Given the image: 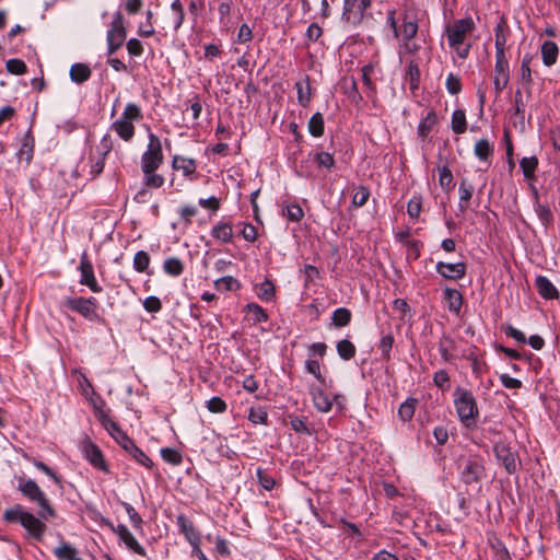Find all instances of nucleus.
<instances>
[{
    "label": "nucleus",
    "mask_w": 560,
    "mask_h": 560,
    "mask_svg": "<svg viewBox=\"0 0 560 560\" xmlns=\"http://www.w3.org/2000/svg\"><path fill=\"white\" fill-rule=\"evenodd\" d=\"M475 28L476 24L471 16L455 20L445 27L448 46L462 59H466L469 55L470 44H466V40Z\"/></svg>",
    "instance_id": "nucleus-1"
},
{
    "label": "nucleus",
    "mask_w": 560,
    "mask_h": 560,
    "mask_svg": "<svg viewBox=\"0 0 560 560\" xmlns=\"http://www.w3.org/2000/svg\"><path fill=\"white\" fill-rule=\"evenodd\" d=\"M457 470L459 480L472 489L480 490V483L486 478L485 459L478 454L463 455L458 458Z\"/></svg>",
    "instance_id": "nucleus-2"
},
{
    "label": "nucleus",
    "mask_w": 560,
    "mask_h": 560,
    "mask_svg": "<svg viewBox=\"0 0 560 560\" xmlns=\"http://www.w3.org/2000/svg\"><path fill=\"white\" fill-rule=\"evenodd\" d=\"M7 522H19L27 533L37 540H40L46 532L44 520L39 516L36 517L30 512H26L22 505L7 510L3 514Z\"/></svg>",
    "instance_id": "nucleus-3"
},
{
    "label": "nucleus",
    "mask_w": 560,
    "mask_h": 560,
    "mask_svg": "<svg viewBox=\"0 0 560 560\" xmlns=\"http://www.w3.org/2000/svg\"><path fill=\"white\" fill-rule=\"evenodd\" d=\"M454 405L460 422L469 428L479 415L477 401L471 392L457 387L454 392Z\"/></svg>",
    "instance_id": "nucleus-4"
},
{
    "label": "nucleus",
    "mask_w": 560,
    "mask_h": 560,
    "mask_svg": "<svg viewBox=\"0 0 560 560\" xmlns=\"http://www.w3.org/2000/svg\"><path fill=\"white\" fill-rule=\"evenodd\" d=\"M105 429L110 435L141 465L147 468H151L153 462L150 457L144 454L133 442L130 440L125 432L109 418L103 420Z\"/></svg>",
    "instance_id": "nucleus-5"
},
{
    "label": "nucleus",
    "mask_w": 560,
    "mask_h": 560,
    "mask_svg": "<svg viewBox=\"0 0 560 560\" xmlns=\"http://www.w3.org/2000/svg\"><path fill=\"white\" fill-rule=\"evenodd\" d=\"M143 118L142 110L139 105L128 103L119 119L112 124V129L124 140L130 141L135 136V121Z\"/></svg>",
    "instance_id": "nucleus-6"
},
{
    "label": "nucleus",
    "mask_w": 560,
    "mask_h": 560,
    "mask_svg": "<svg viewBox=\"0 0 560 560\" xmlns=\"http://www.w3.org/2000/svg\"><path fill=\"white\" fill-rule=\"evenodd\" d=\"M19 489L26 498L37 503V505L40 508L38 515L43 520L48 521L49 518L56 516L55 509L50 505L45 493L40 490L34 480L28 479L24 482H21Z\"/></svg>",
    "instance_id": "nucleus-7"
},
{
    "label": "nucleus",
    "mask_w": 560,
    "mask_h": 560,
    "mask_svg": "<svg viewBox=\"0 0 560 560\" xmlns=\"http://www.w3.org/2000/svg\"><path fill=\"white\" fill-rule=\"evenodd\" d=\"M371 5L372 0H343L341 22L350 27L360 25Z\"/></svg>",
    "instance_id": "nucleus-8"
},
{
    "label": "nucleus",
    "mask_w": 560,
    "mask_h": 560,
    "mask_svg": "<svg viewBox=\"0 0 560 560\" xmlns=\"http://www.w3.org/2000/svg\"><path fill=\"white\" fill-rule=\"evenodd\" d=\"M163 163V152L160 138L154 133H149V143L145 152L141 156V168L143 173L156 171Z\"/></svg>",
    "instance_id": "nucleus-9"
},
{
    "label": "nucleus",
    "mask_w": 560,
    "mask_h": 560,
    "mask_svg": "<svg viewBox=\"0 0 560 560\" xmlns=\"http://www.w3.org/2000/svg\"><path fill=\"white\" fill-rule=\"evenodd\" d=\"M127 36L124 18L120 11L114 14L110 27L107 32L108 55H113L121 47Z\"/></svg>",
    "instance_id": "nucleus-10"
},
{
    "label": "nucleus",
    "mask_w": 560,
    "mask_h": 560,
    "mask_svg": "<svg viewBox=\"0 0 560 560\" xmlns=\"http://www.w3.org/2000/svg\"><path fill=\"white\" fill-rule=\"evenodd\" d=\"M65 306L69 310L79 313L89 320H95L97 315V301L94 298H68L63 302Z\"/></svg>",
    "instance_id": "nucleus-11"
},
{
    "label": "nucleus",
    "mask_w": 560,
    "mask_h": 560,
    "mask_svg": "<svg viewBox=\"0 0 560 560\" xmlns=\"http://www.w3.org/2000/svg\"><path fill=\"white\" fill-rule=\"evenodd\" d=\"M79 270L81 273L80 283L86 285L92 292L98 293L102 291L101 285L97 283L94 276L92 261L89 259L88 253L83 252L80 258Z\"/></svg>",
    "instance_id": "nucleus-12"
},
{
    "label": "nucleus",
    "mask_w": 560,
    "mask_h": 560,
    "mask_svg": "<svg viewBox=\"0 0 560 560\" xmlns=\"http://www.w3.org/2000/svg\"><path fill=\"white\" fill-rule=\"evenodd\" d=\"M310 395L316 410L325 413L331 410L334 401L339 404L341 398L340 395H335L334 399H331L327 393L316 385L310 387Z\"/></svg>",
    "instance_id": "nucleus-13"
},
{
    "label": "nucleus",
    "mask_w": 560,
    "mask_h": 560,
    "mask_svg": "<svg viewBox=\"0 0 560 560\" xmlns=\"http://www.w3.org/2000/svg\"><path fill=\"white\" fill-rule=\"evenodd\" d=\"M494 454L498 460L504 466L509 474H514L517 470V455L504 443H497L494 445Z\"/></svg>",
    "instance_id": "nucleus-14"
},
{
    "label": "nucleus",
    "mask_w": 560,
    "mask_h": 560,
    "mask_svg": "<svg viewBox=\"0 0 560 560\" xmlns=\"http://www.w3.org/2000/svg\"><path fill=\"white\" fill-rule=\"evenodd\" d=\"M509 80L510 69L506 57H495L493 83L497 95H499L506 88Z\"/></svg>",
    "instance_id": "nucleus-15"
},
{
    "label": "nucleus",
    "mask_w": 560,
    "mask_h": 560,
    "mask_svg": "<svg viewBox=\"0 0 560 560\" xmlns=\"http://www.w3.org/2000/svg\"><path fill=\"white\" fill-rule=\"evenodd\" d=\"M436 271L445 279L459 280L464 278L466 273V265L464 262H443L436 264Z\"/></svg>",
    "instance_id": "nucleus-16"
},
{
    "label": "nucleus",
    "mask_w": 560,
    "mask_h": 560,
    "mask_svg": "<svg viewBox=\"0 0 560 560\" xmlns=\"http://www.w3.org/2000/svg\"><path fill=\"white\" fill-rule=\"evenodd\" d=\"M535 288L539 295L545 300L559 299V291L555 284L545 276H537L535 279Z\"/></svg>",
    "instance_id": "nucleus-17"
},
{
    "label": "nucleus",
    "mask_w": 560,
    "mask_h": 560,
    "mask_svg": "<svg viewBox=\"0 0 560 560\" xmlns=\"http://www.w3.org/2000/svg\"><path fill=\"white\" fill-rule=\"evenodd\" d=\"M84 457L95 467L103 471H107V465L103 458L101 450L92 442L83 445Z\"/></svg>",
    "instance_id": "nucleus-18"
},
{
    "label": "nucleus",
    "mask_w": 560,
    "mask_h": 560,
    "mask_svg": "<svg viewBox=\"0 0 560 560\" xmlns=\"http://www.w3.org/2000/svg\"><path fill=\"white\" fill-rule=\"evenodd\" d=\"M116 533L119 538L126 544V546L131 549L135 553L139 556H145L144 548L138 542L135 536L130 533V530L125 525H118L116 528Z\"/></svg>",
    "instance_id": "nucleus-19"
},
{
    "label": "nucleus",
    "mask_w": 560,
    "mask_h": 560,
    "mask_svg": "<svg viewBox=\"0 0 560 560\" xmlns=\"http://www.w3.org/2000/svg\"><path fill=\"white\" fill-rule=\"evenodd\" d=\"M34 147L35 139L33 135L30 131H27L22 138L21 147L16 153L18 159L20 161H24L26 165H28L34 155Z\"/></svg>",
    "instance_id": "nucleus-20"
},
{
    "label": "nucleus",
    "mask_w": 560,
    "mask_h": 560,
    "mask_svg": "<svg viewBox=\"0 0 560 560\" xmlns=\"http://www.w3.org/2000/svg\"><path fill=\"white\" fill-rule=\"evenodd\" d=\"M542 62L546 67L553 66L559 56V47L552 40H545L540 47Z\"/></svg>",
    "instance_id": "nucleus-21"
},
{
    "label": "nucleus",
    "mask_w": 560,
    "mask_h": 560,
    "mask_svg": "<svg viewBox=\"0 0 560 560\" xmlns=\"http://www.w3.org/2000/svg\"><path fill=\"white\" fill-rule=\"evenodd\" d=\"M475 187L468 182L467 178H463L459 183L458 192H459V202L458 208L460 211H465L469 207V201L474 195Z\"/></svg>",
    "instance_id": "nucleus-22"
},
{
    "label": "nucleus",
    "mask_w": 560,
    "mask_h": 560,
    "mask_svg": "<svg viewBox=\"0 0 560 560\" xmlns=\"http://www.w3.org/2000/svg\"><path fill=\"white\" fill-rule=\"evenodd\" d=\"M211 236L221 243H229L233 237V228L229 222H219L211 229Z\"/></svg>",
    "instance_id": "nucleus-23"
},
{
    "label": "nucleus",
    "mask_w": 560,
    "mask_h": 560,
    "mask_svg": "<svg viewBox=\"0 0 560 560\" xmlns=\"http://www.w3.org/2000/svg\"><path fill=\"white\" fill-rule=\"evenodd\" d=\"M418 32V24L415 21H405L401 30L399 31V37L405 40V48L408 51H412L416 49L415 45H410L409 42L412 39Z\"/></svg>",
    "instance_id": "nucleus-24"
},
{
    "label": "nucleus",
    "mask_w": 560,
    "mask_h": 560,
    "mask_svg": "<svg viewBox=\"0 0 560 560\" xmlns=\"http://www.w3.org/2000/svg\"><path fill=\"white\" fill-rule=\"evenodd\" d=\"M444 299L451 312L458 314L463 304V295L456 289L446 288L444 290Z\"/></svg>",
    "instance_id": "nucleus-25"
},
{
    "label": "nucleus",
    "mask_w": 560,
    "mask_h": 560,
    "mask_svg": "<svg viewBox=\"0 0 560 560\" xmlns=\"http://www.w3.org/2000/svg\"><path fill=\"white\" fill-rule=\"evenodd\" d=\"M107 152H108L107 150L106 151H97L96 154H93V152H91V154H90V175L92 178L98 176L103 172Z\"/></svg>",
    "instance_id": "nucleus-26"
},
{
    "label": "nucleus",
    "mask_w": 560,
    "mask_h": 560,
    "mask_svg": "<svg viewBox=\"0 0 560 560\" xmlns=\"http://www.w3.org/2000/svg\"><path fill=\"white\" fill-rule=\"evenodd\" d=\"M92 71L85 63H74L70 68V78L73 82L81 84L90 79Z\"/></svg>",
    "instance_id": "nucleus-27"
},
{
    "label": "nucleus",
    "mask_w": 560,
    "mask_h": 560,
    "mask_svg": "<svg viewBox=\"0 0 560 560\" xmlns=\"http://www.w3.org/2000/svg\"><path fill=\"white\" fill-rule=\"evenodd\" d=\"M173 168L182 171L185 176H189L196 172V163L192 159L176 155L173 159Z\"/></svg>",
    "instance_id": "nucleus-28"
},
{
    "label": "nucleus",
    "mask_w": 560,
    "mask_h": 560,
    "mask_svg": "<svg viewBox=\"0 0 560 560\" xmlns=\"http://www.w3.org/2000/svg\"><path fill=\"white\" fill-rule=\"evenodd\" d=\"M520 166L527 182L535 179V172L538 167V159L536 156L523 158L520 162Z\"/></svg>",
    "instance_id": "nucleus-29"
},
{
    "label": "nucleus",
    "mask_w": 560,
    "mask_h": 560,
    "mask_svg": "<svg viewBox=\"0 0 560 560\" xmlns=\"http://www.w3.org/2000/svg\"><path fill=\"white\" fill-rule=\"evenodd\" d=\"M454 348V340L450 336L443 335L439 341V351L444 361L447 362L452 360Z\"/></svg>",
    "instance_id": "nucleus-30"
},
{
    "label": "nucleus",
    "mask_w": 560,
    "mask_h": 560,
    "mask_svg": "<svg viewBox=\"0 0 560 560\" xmlns=\"http://www.w3.org/2000/svg\"><path fill=\"white\" fill-rule=\"evenodd\" d=\"M214 288L218 291H236L241 288L240 281L232 277V276H225L220 279H217L214 281Z\"/></svg>",
    "instance_id": "nucleus-31"
},
{
    "label": "nucleus",
    "mask_w": 560,
    "mask_h": 560,
    "mask_svg": "<svg viewBox=\"0 0 560 560\" xmlns=\"http://www.w3.org/2000/svg\"><path fill=\"white\" fill-rule=\"evenodd\" d=\"M474 153L479 160L487 161L493 154V147L487 139H480L475 144Z\"/></svg>",
    "instance_id": "nucleus-32"
},
{
    "label": "nucleus",
    "mask_w": 560,
    "mask_h": 560,
    "mask_svg": "<svg viewBox=\"0 0 560 560\" xmlns=\"http://www.w3.org/2000/svg\"><path fill=\"white\" fill-rule=\"evenodd\" d=\"M337 352L342 360H351L357 352L355 346L348 339H342L337 342Z\"/></svg>",
    "instance_id": "nucleus-33"
},
{
    "label": "nucleus",
    "mask_w": 560,
    "mask_h": 560,
    "mask_svg": "<svg viewBox=\"0 0 560 560\" xmlns=\"http://www.w3.org/2000/svg\"><path fill=\"white\" fill-rule=\"evenodd\" d=\"M417 399L415 398H408L405 402H402L400 406H399V409H398V417L402 420V421H409L412 419L413 415H415V411H416V406H417Z\"/></svg>",
    "instance_id": "nucleus-34"
},
{
    "label": "nucleus",
    "mask_w": 560,
    "mask_h": 560,
    "mask_svg": "<svg viewBox=\"0 0 560 560\" xmlns=\"http://www.w3.org/2000/svg\"><path fill=\"white\" fill-rule=\"evenodd\" d=\"M163 270L172 277H177L183 273L184 265L180 259L176 257H170L164 261Z\"/></svg>",
    "instance_id": "nucleus-35"
},
{
    "label": "nucleus",
    "mask_w": 560,
    "mask_h": 560,
    "mask_svg": "<svg viewBox=\"0 0 560 560\" xmlns=\"http://www.w3.org/2000/svg\"><path fill=\"white\" fill-rule=\"evenodd\" d=\"M466 115L462 109L454 110L452 115V130L457 133H464L466 131Z\"/></svg>",
    "instance_id": "nucleus-36"
},
{
    "label": "nucleus",
    "mask_w": 560,
    "mask_h": 560,
    "mask_svg": "<svg viewBox=\"0 0 560 560\" xmlns=\"http://www.w3.org/2000/svg\"><path fill=\"white\" fill-rule=\"evenodd\" d=\"M438 118L433 110L429 112L427 116L420 121L418 127V132L421 137H427L434 125L436 124Z\"/></svg>",
    "instance_id": "nucleus-37"
},
{
    "label": "nucleus",
    "mask_w": 560,
    "mask_h": 560,
    "mask_svg": "<svg viewBox=\"0 0 560 560\" xmlns=\"http://www.w3.org/2000/svg\"><path fill=\"white\" fill-rule=\"evenodd\" d=\"M331 319L336 327H345L351 320V312L346 307H339L332 313Z\"/></svg>",
    "instance_id": "nucleus-38"
},
{
    "label": "nucleus",
    "mask_w": 560,
    "mask_h": 560,
    "mask_svg": "<svg viewBox=\"0 0 560 560\" xmlns=\"http://www.w3.org/2000/svg\"><path fill=\"white\" fill-rule=\"evenodd\" d=\"M308 131L314 137H320L324 133V118L320 113L314 114L308 121Z\"/></svg>",
    "instance_id": "nucleus-39"
},
{
    "label": "nucleus",
    "mask_w": 560,
    "mask_h": 560,
    "mask_svg": "<svg viewBox=\"0 0 560 560\" xmlns=\"http://www.w3.org/2000/svg\"><path fill=\"white\" fill-rule=\"evenodd\" d=\"M506 33L501 25L495 27V57H505Z\"/></svg>",
    "instance_id": "nucleus-40"
},
{
    "label": "nucleus",
    "mask_w": 560,
    "mask_h": 560,
    "mask_svg": "<svg viewBox=\"0 0 560 560\" xmlns=\"http://www.w3.org/2000/svg\"><path fill=\"white\" fill-rule=\"evenodd\" d=\"M305 369L310 374L316 377L320 385L327 386L326 378L320 372V364L317 360L308 359L305 362Z\"/></svg>",
    "instance_id": "nucleus-41"
},
{
    "label": "nucleus",
    "mask_w": 560,
    "mask_h": 560,
    "mask_svg": "<svg viewBox=\"0 0 560 560\" xmlns=\"http://www.w3.org/2000/svg\"><path fill=\"white\" fill-rule=\"evenodd\" d=\"M58 560H72L77 556V549L69 544H61L54 550Z\"/></svg>",
    "instance_id": "nucleus-42"
},
{
    "label": "nucleus",
    "mask_w": 560,
    "mask_h": 560,
    "mask_svg": "<svg viewBox=\"0 0 560 560\" xmlns=\"http://www.w3.org/2000/svg\"><path fill=\"white\" fill-rule=\"evenodd\" d=\"M439 183L446 191H450L453 188V174L448 166L439 167Z\"/></svg>",
    "instance_id": "nucleus-43"
},
{
    "label": "nucleus",
    "mask_w": 560,
    "mask_h": 560,
    "mask_svg": "<svg viewBox=\"0 0 560 560\" xmlns=\"http://www.w3.org/2000/svg\"><path fill=\"white\" fill-rule=\"evenodd\" d=\"M532 60H533V56L529 54H526L523 57V60L521 63V71H520L521 80L527 84H530L532 80H533L532 79V70H530Z\"/></svg>",
    "instance_id": "nucleus-44"
},
{
    "label": "nucleus",
    "mask_w": 560,
    "mask_h": 560,
    "mask_svg": "<svg viewBox=\"0 0 560 560\" xmlns=\"http://www.w3.org/2000/svg\"><path fill=\"white\" fill-rule=\"evenodd\" d=\"M150 265V256L147 252L140 250L137 252L133 257V268L138 272H144Z\"/></svg>",
    "instance_id": "nucleus-45"
},
{
    "label": "nucleus",
    "mask_w": 560,
    "mask_h": 560,
    "mask_svg": "<svg viewBox=\"0 0 560 560\" xmlns=\"http://www.w3.org/2000/svg\"><path fill=\"white\" fill-rule=\"evenodd\" d=\"M257 295L264 301H271L275 296V285L271 281L265 280L257 289Z\"/></svg>",
    "instance_id": "nucleus-46"
},
{
    "label": "nucleus",
    "mask_w": 560,
    "mask_h": 560,
    "mask_svg": "<svg viewBox=\"0 0 560 560\" xmlns=\"http://www.w3.org/2000/svg\"><path fill=\"white\" fill-rule=\"evenodd\" d=\"M369 197L370 190L364 186H359L352 196V205L354 207H362L368 202Z\"/></svg>",
    "instance_id": "nucleus-47"
},
{
    "label": "nucleus",
    "mask_w": 560,
    "mask_h": 560,
    "mask_svg": "<svg viewBox=\"0 0 560 560\" xmlns=\"http://www.w3.org/2000/svg\"><path fill=\"white\" fill-rule=\"evenodd\" d=\"M178 524L180 526L182 532L185 534V536L190 542L198 539V535L195 530L192 523L188 522L184 516H179Z\"/></svg>",
    "instance_id": "nucleus-48"
},
{
    "label": "nucleus",
    "mask_w": 560,
    "mask_h": 560,
    "mask_svg": "<svg viewBox=\"0 0 560 560\" xmlns=\"http://www.w3.org/2000/svg\"><path fill=\"white\" fill-rule=\"evenodd\" d=\"M259 485L267 491L273 489L276 481L271 475H269L265 469L258 468L256 471Z\"/></svg>",
    "instance_id": "nucleus-49"
},
{
    "label": "nucleus",
    "mask_w": 560,
    "mask_h": 560,
    "mask_svg": "<svg viewBox=\"0 0 560 560\" xmlns=\"http://www.w3.org/2000/svg\"><path fill=\"white\" fill-rule=\"evenodd\" d=\"M144 175V185L148 188L158 189L163 186L164 177L160 174H156L155 171H151L150 173H143Z\"/></svg>",
    "instance_id": "nucleus-50"
},
{
    "label": "nucleus",
    "mask_w": 560,
    "mask_h": 560,
    "mask_svg": "<svg viewBox=\"0 0 560 560\" xmlns=\"http://www.w3.org/2000/svg\"><path fill=\"white\" fill-rule=\"evenodd\" d=\"M248 313L253 316L255 323H262L268 319L265 310L256 303H249L246 306Z\"/></svg>",
    "instance_id": "nucleus-51"
},
{
    "label": "nucleus",
    "mask_w": 560,
    "mask_h": 560,
    "mask_svg": "<svg viewBox=\"0 0 560 560\" xmlns=\"http://www.w3.org/2000/svg\"><path fill=\"white\" fill-rule=\"evenodd\" d=\"M161 456L165 462L172 465H179L183 460L182 454L178 451L170 447L162 448Z\"/></svg>",
    "instance_id": "nucleus-52"
},
{
    "label": "nucleus",
    "mask_w": 560,
    "mask_h": 560,
    "mask_svg": "<svg viewBox=\"0 0 560 560\" xmlns=\"http://www.w3.org/2000/svg\"><path fill=\"white\" fill-rule=\"evenodd\" d=\"M171 9L173 10L174 16V28L178 30L185 19L184 8L180 0H174L171 4Z\"/></svg>",
    "instance_id": "nucleus-53"
},
{
    "label": "nucleus",
    "mask_w": 560,
    "mask_h": 560,
    "mask_svg": "<svg viewBox=\"0 0 560 560\" xmlns=\"http://www.w3.org/2000/svg\"><path fill=\"white\" fill-rule=\"evenodd\" d=\"M298 91V100L302 106H306L311 101V88L308 84L305 86L301 82L295 83Z\"/></svg>",
    "instance_id": "nucleus-54"
},
{
    "label": "nucleus",
    "mask_w": 560,
    "mask_h": 560,
    "mask_svg": "<svg viewBox=\"0 0 560 560\" xmlns=\"http://www.w3.org/2000/svg\"><path fill=\"white\" fill-rule=\"evenodd\" d=\"M421 209H422L421 197H413L408 201L407 212L410 218H412V219L419 218Z\"/></svg>",
    "instance_id": "nucleus-55"
},
{
    "label": "nucleus",
    "mask_w": 560,
    "mask_h": 560,
    "mask_svg": "<svg viewBox=\"0 0 560 560\" xmlns=\"http://www.w3.org/2000/svg\"><path fill=\"white\" fill-rule=\"evenodd\" d=\"M5 66L7 70L12 74H24L27 70L25 62L21 59H10Z\"/></svg>",
    "instance_id": "nucleus-56"
},
{
    "label": "nucleus",
    "mask_w": 560,
    "mask_h": 560,
    "mask_svg": "<svg viewBox=\"0 0 560 560\" xmlns=\"http://www.w3.org/2000/svg\"><path fill=\"white\" fill-rule=\"evenodd\" d=\"M445 85H446L447 91L453 95L458 94L462 90L460 79L457 75H455L454 73H450L447 75Z\"/></svg>",
    "instance_id": "nucleus-57"
},
{
    "label": "nucleus",
    "mask_w": 560,
    "mask_h": 560,
    "mask_svg": "<svg viewBox=\"0 0 560 560\" xmlns=\"http://www.w3.org/2000/svg\"><path fill=\"white\" fill-rule=\"evenodd\" d=\"M394 337L392 335L383 336L380 341V350L384 359L388 360L390 357V350L393 347Z\"/></svg>",
    "instance_id": "nucleus-58"
},
{
    "label": "nucleus",
    "mask_w": 560,
    "mask_h": 560,
    "mask_svg": "<svg viewBox=\"0 0 560 560\" xmlns=\"http://www.w3.org/2000/svg\"><path fill=\"white\" fill-rule=\"evenodd\" d=\"M304 215L303 209L296 205L292 203L287 207L285 217L293 222H299Z\"/></svg>",
    "instance_id": "nucleus-59"
},
{
    "label": "nucleus",
    "mask_w": 560,
    "mask_h": 560,
    "mask_svg": "<svg viewBox=\"0 0 560 560\" xmlns=\"http://www.w3.org/2000/svg\"><path fill=\"white\" fill-rule=\"evenodd\" d=\"M207 408L211 412L221 413L226 410V404L220 397H212L210 400H208Z\"/></svg>",
    "instance_id": "nucleus-60"
},
{
    "label": "nucleus",
    "mask_w": 560,
    "mask_h": 560,
    "mask_svg": "<svg viewBox=\"0 0 560 560\" xmlns=\"http://www.w3.org/2000/svg\"><path fill=\"white\" fill-rule=\"evenodd\" d=\"M314 160L318 164V166H324L327 168L332 167L335 164L332 155L329 154L328 152L316 153Z\"/></svg>",
    "instance_id": "nucleus-61"
},
{
    "label": "nucleus",
    "mask_w": 560,
    "mask_h": 560,
    "mask_svg": "<svg viewBox=\"0 0 560 560\" xmlns=\"http://www.w3.org/2000/svg\"><path fill=\"white\" fill-rule=\"evenodd\" d=\"M537 215L544 225H549L552 222V213L545 205H538L536 209Z\"/></svg>",
    "instance_id": "nucleus-62"
},
{
    "label": "nucleus",
    "mask_w": 560,
    "mask_h": 560,
    "mask_svg": "<svg viewBox=\"0 0 560 560\" xmlns=\"http://www.w3.org/2000/svg\"><path fill=\"white\" fill-rule=\"evenodd\" d=\"M267 412L262 408H252L248 415V419L253 423H266L267 422Z\"/></svg>",
    "instance_id": "nucleus-63"
},
{
    "label": "nucleus",
    "mask_w": 560,
    "mask_h": 560,
    "mask_svg": "<svg viewBox=\"0 0 560 560\" xmlns=\"http://www.w3.org/2000/svg\"><path fill=\"white\" fill-rule=\"evenodd\" d=\"M198 213V209L196 206L186 205L180 208L179 215L185 221L186 224L191 223V218Z\"/></svg>",
    "instance_id": "nucleus-64"
}]
</instances>
